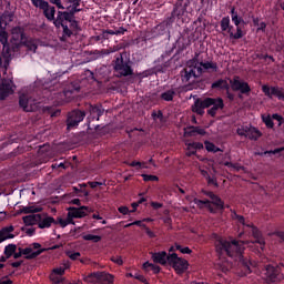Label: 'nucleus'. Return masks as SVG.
I'll list each match as a JSON object with an SVG mask.
<instances>
[{
	"label": "nucleus",
	"instance_id": "nucleus-1",
	"mask_svg": "<svg viewBox=\"0 0 284 284\" xmlns=\"http://www.w3.org/2000/svg\"><path fill=\"white\" fill-rule=\"evenodd\" d=\"M233 221L235 223H239V225H243L245 232H251L253 237L255 239L254 242H243V241H236V240H223L219 237L215 242V250L217 254H227L231 258H239L240 261H243V257H241V254H243V251L245 250L244 245H248V247H252L254 245L255 247H260V250H265V239L258 233V230L254 227V224L252 222L245 221V217L242 215L236 214V212H233L231 214Z\"/></svg>",
	"mask_w": 284,
	"mask_h": 284
},
{
	"label": "nucleus",
	"instance_id": "nucleus-2",
	"mask_svg": "<svg viewBox=\"0 0 284 284\" xmlns=\"http://www.w3.org/2000/svg\"><path fill=\"white\" fill-rule=\"evenodd\" d=\"M204 70H212L216 72V63L214 62H199L196 60H190L186 63L185 69L182 71V82L184 85L194 83L200 74H203Z\"/></svg>",
	"mask_w": 284,
	"mask_h": 284
},
{
	"label": "nucleus",
	"instance_id": "nucleus-3",
	"mask_svg": "<svg viewBox=\"0 0 284 284\" xmlns=\"http://www.w3.org/2000/svg\"><path fill=\"white\" fill-rule=\"evenodd\" d=\"M6 19H10V16L0 18V43H2V54L0 59L4 60V68L10 65V47L8 45V32L6 31Z\"/></svg>",
	"mask_w": 284,
	"mask_h": 284
},
{
	"label": "nucleus",
	"instance_id": "nucleus-4",
	"mask_svg": "<svg viewBox=\"0 0 284 284\" xmlns=\"http://www.w3.org/2000/svg\"><path fill=\"white\" fill-rule=\"evenodd\" d=\"M211 201H201L194 199V201L191 203V206L194 207V205H197V207H207L210 212H216V210H223V201L219 199V196L214 195V193L210 192L206 193Z\"/></svg>",
	"mask_w": 284,
	"mask_h": 284
},
{
	"label": "nucleus",
	"instance_id": "nucleus-5",
	"mask_svg": "<svg viewBox=\"0 0 284 284\" xmlns=\"http://www.w3.org/2000/svg\"><path fill=\"white\" fill-rule=\"evenodd\" d=\"M168 263L172 265L178 274H183V272H185V270H187L190 265L187 261L179 257V255H176L175 253H171L168 256Z\"/></svg>",
	"mask_w": 284,
	"mask_h": 284
},
{
	"label": "nucleus",
	"instance_id": "nucleus-6",
	"mask_svg": "<svg viewBox=\"0 0 284 284\" xmlns=\"http://www.w3.org/2000/svg\"><path fill=\"white\" fill-rule=\"evenodd\" d=\"M65 270H70V262L64 261L61 266L53 268L50 280L53 284H60L63 283V274H65Z\"/></svg>",
	"mask_w": 284,
	"mask_h": 284
},
{
	"label": "nucleus",
	"instance_id": "nucleus-7",
	"mask_svg": "<svg viewBox=\"0 0 284 284\" xmlns=\"http://www.w3.org/2000/svg\"><path fill=\"white\" fill-rule=\"evenodd\" d=\"M19 103L24 112H34V110H39V104H37L32 97L28 94L20 95Z\"/></svg>",
	"mask_w": 284,
	"mask_h": 284
},
{
	"label": "nucleus",
	"instance_id": "nucleus-8",
	"mask_svg": "<svg viewBox=\"0 0 284 284\" xmlns=\"http://www.w3.org/2000/svg\"><path fill=\"white\" fill-rule=\"evenodd\" d=\"M65 21H69V23H71V28H77V21H72V16L69 13V11H58L55 20L53 19L55 28L65 26Z\"/></svg>",
	"mask_w": 284,
	"mask_h": 284
},
{
	"label": "nucleus",
	"instance_id": "nucleus-9",
	"mask_svg": "<svg viewBox=\"0 0 284 284\" xmlns=\"http://www.w3.org/2000/svg\"><path fill=\"white\" fill-rule=\"evenodd\" d=\"M230 85L234 92H241V94H247V92L252 90L250 84L241 80L239 77H234L232 80H230Z\"/></svg>",
	"mask_w": 284,
	"mask_h": 284
},
{
	"label": "nucleus",
	"instance_id": "nucleus-10",
	"mask_svg": "<svg viewBox=\"0 0 284 284\" xmlns=\"http://www.w3.org/2000/svg\"><path fill=\"white\" fill-rule=\"evenodd\" d=\"M212 105V108L207 111L209 114L211 116H215L216 112H219V110H223V99L217 98V99H205L204 100V106L205 108H210Z\"/></svg>",
	"mask_w": 284,
	"mask_h": 284
},
{
	"label": "nucleus",
	"instance_id": "nucleus-11",
	"mask_svg": "<svg viewBox=\"0 0 284 284\" xmlns=\"http://www.w3.org/2000/svg\"><path fill=\"white\" fill-rule=\"evenodd\" d=\"M28 38L23 34V29L16 27L11 31V43L14 48H21Z\"/></svg>",
	"mask_w": 284,
	"mask_h": 284
},
{
	"label": "nucleus",
	"instance_id": "nucleus-12",
	"mask_svg": "<svg viewBox=\"0 0 284 284\" xmlns=\"http://www.w3.org/2000/svg\"><path fill=\"white\" fill-rule=\"evenodd\" d=\"M114 70L118 74H121V77H129V74H132V68H130V64L123 62V55L116 58Z\"/></svg>",
	"mask_w": 284,
	"mask_h": 284
},
{
	"label": "nucleus",
	"instance_id": "nucleus-13",
	"mask_svg": "<svg viewBox=\"0 0 284 284\" xmlns=\"http://www.w3.org/2000/svg\"><path fill=\"white\" fill-rule=\"evenodd\" d=\"M85 119V112L82 111H73L69 114L68 118V130H72V128H77Z\"/></svg>",
	"mask_w": 284,
	"mask_h": 284
},
{
	"label": "nucleus",
	"instance_id": "nucleus-14",
	"mask_svg": "<svg viewBox=\"0 0 284 284\" xmlns=\"http://www.w3.org/2000/svg\"><path fill=\"white\" fill-rule=\"evenodd\" d=\"M68 210V215L71 217V221H74V219H83V216H88V214L92 212L88 206L69 207Z\"/></svg>",
	"mask_w": 284,
	"mask_h": 284
},
{
	"label": "nucleus",
	"instance_id": "nucleus-15",
	"mask_svg": "<svg viewBox=\"0 0 284 284\" xmlns=\"http://www.w3.org/2000/svg\"><path fill=\"white\" fill-rule=\"evenodd\" d=\"M262 92H264L266 97H270V99H272V97H277L280 101H284V91L277 87L263 85Z\"/></svg>",
	"mask_w": 284,
	"mask_h": 284
},
{
	"label": "nucleus",
	"instance_id": "nucleus-16",
	"mask_svg": "<svg viewBox=\"0 0 284 284\" xmlns=\"http://www.w3.org/2000/svg\"><path fill=\"white\" fill-rule=\"evenodd\" d=\"M10 239H14V226L9 225L2 227L0 230V243H3V241H8Z\"/></svg>",
	"mask_w": 284,
	"mask_h": 284
},
{
	"label": "nucleus",
	"instance_id": "nucleus-17",
	"mask_svg": "<svg viewBox=\"0 0 284 284\" xmlns=\"http://www.w3.org/2000/svg\"><path fill=\"white\" fill-rule=\"evenodd\" d=\"M52 223H55L54 217L45 214H40V220L38 221V227H40V230H45V227H51Z\"/></svg>",
	"mask_w": 284,
	"mask_h": 284
},
{
	"label": "nucleus",
	"instance_id": "nucleus-18",
	"mask_svg": "<svg viewBox=\"0 0 284 284\" xmlns=\"http://www.w3.org/2000/svg\"><path fill=\"white\" fill-rule=\"evenodd\" d=\"M264 274L268 281V283H275L276 282V276H278V268L267 265Z\"/></svg>",
	"mask_w": 284,
	"mask_h": 284
},
{
	"label": "nucleus",
	"instance_id": "nucleus-19",
	"mask_svg": "<svg viewBox=\"0 0 284 284\" xmlns=\"http://www.w3.org/2000/svg\"><path fill=\"white\" fill-rule=\"evenodd\" d=\"M215 268L220 270V272H223V274H227V272L232 270V264H230L229 261H225V258L221 256L215 264Z\"/></svg>",
	"mask_w": 284,
	"mask_h": 284
},
{
	"label": "nucleus",
	"instance_id": "nucleus-20",
	"mask_svg": "<svg viewBox=\"0 0 284 284\" xmlns=\"http://www.w3.org/2000/svg\"><path fill=\"white\" fill-rule=\"evenodd\" d=\"M168 253L165 251L158 252V253H152V261L154 263H159L160 265H165L168 263Z\"/></svg>",
	"mask_w": 284,
	"mask_h": 284
},
{
	"label": "nucleus",
	"instance_id": "nucleus-21",
	"mask_svg": "<svg viewBox=\"0 0 284 284\" xmlns=\"http://www.w3.org/2000/svg\"><path fill=\"white\" fill-rule=\"evenodd\" d=\"M41 10H43V14L48 21H54V14L57 13V9H54V7L47 2V6L42 7Z\"/></svg>",
	"mask_w": 284,
	"mask_h": 284
},
{
	"label": "nucleus",
	"instance_id": "nucleus-22",
	"mask_svg": "<svg viewBox=\"0 0 284 284\" xmlns=\"http://www.w3.org/2000/svg\"><path fill=\"white\" fill-rule=\"evenodd\" d=\"M186 154L187 156H192V154L196 153V150H203V143L199 142H186Z\"/></svg>",
	"mask_w": 284,
	"mask_h": 284
},
{
	"label": "nucleus",
	"instance_id": "nucleus-23",
	"mask_svg": "<svg viewBox=\"0 0 284 284\" xmlns=\"http://www.w3.org/2000/svg\"><path fill=\"white\" fill-rule=\"evenodd\" d=\"M67 3H69L67 10H69L71 16L75 14V12H81V9H79L81 6V0H67Z\"/></svg>",
	"mask_w": 284,
	"mask_h": 284
},
{
	"label": "nucleus",
	"instance_id": "nucleus-24",
	"mask_svg": "<svg viewBox=\"0 0 284 284\" xmlns=\"http://www.w3.org/2000/svg\"><path fill=\"white\" fill-rule=\"evenodd\" d=\"M41 214H31L23 217V223L27 225H39Z\"/></svg>",
	"mask_w": 284,
	"mask_h": 284
},
{
	"label": "nucleus",
	"instance_id": "nucleus-25",
	"mask_svg": "<svg viewBox=\"0 0 284 284\" xmlns=\"http://www.w3.org/2000/svg\"><path fill=\"white\" fill-rule=\"evenodd\" d=\"M99 283L111 284L114 281V276L109 273L98 272Z\"/></svg>",
	"mask_w": 284,
	"mask_h": 284
},
{
	"label": "nucleus",
	"instance_id": "nucleus-26",
	"mask_svg": "<svg viewBox=\"0 0 284 284\" xmlns=\"http://www.w3.org/2000/svg\"><path fill=\"white\" fill-rule=\"evenodd\" d=\"M261 136H262V133L261 131H258V129L254 126H248V133L246 135L247 139H251L252 141H256L261 139Z\"/></svg>",
	"mask_w": 284,
	"mask_h": 284
},
{
	"label": "nucleus",
	"instance_id": "nucleus-27",
	"mask_svg": "<svg viewBox=\"0 0 284 284\" xmlns=\"http://www.w3.org/2000/svg\"><path fill=\"white\" fill-rule=\"evenodd\" d=\"M205 108H207V106H205V100H203V101L197 100V101H195L194 105L192 106V110L196 114H203Z\"/></svg>",
	"mask_w": 284,
	"mask_h": 284
},
{
	"label": "nucleus",
	"instance_id": "nucleus-28",
	"mask_svg": "<svg viewBox=\"0 0 284 284\" xmlns=\"http://www.w3.org/2000/svg\"><path fill=\"white\" fill-rule=\"evenodd\" d=\"M194 134H205V130L201 128H189L184 131V136H194Z\"/></svg>",
	"mask_w": 284,
	"mask_h": 284
},
{
	"label": "nucleus",
	"instance_id": "nucleus-29",
	"mask_svg": "<svg viewBox=\"0 0 284 284\" xmlns=\"http://www.w3.org/2000/svg\"><path fill=\"white\" fill-rule=\"evenodd\" d=\"M21 254L26 256L27 258H34L36 256H39L41 252L32 250V247H27L21 250Z\"/></svg>",
	"mask_w": 284,
	"mask_h": 284
},
{
	"label": "nucleus",
	"instance_id": "nucleus-30",
	"mask_svg": "<svg viewBox=\"0 0 284 284\" xmlns=\"http://www.w3.org/2000/svg\"><path fill=\"white\" fill-rule=\"evenodd\" d=\"M89 111L92 119H97V121H99V116L103 114V110L101 109V106H90Z\"/></svg>",
	"mask_w": 284,
	"mask_h": 284
},
{
	"label": "nucleus",
	"instance_id": "nucleus-31",
	"mask_svg": "<svg viewBox=\"0 0 284 284\" xmlns=\"http://www.w3.org/2000/svg\"><path fill=\"white\" fill-rule=\"evenodd\" d=\"M143 268L146 270V272H153L154 274H159V272H161V267H159L158 265L155 264H152L150 262H145L143 264Z\"/></svg>",
	"mask_w": 284,
	"mask_h": 284
},
{
	"label": "nucleus",
	"instance_id": "nucleus-32",
	"mask_svg": "<svg viewBox=\"0 0 284 284\" xmlns=\"http://www.w3.org/2000/svg\"><path fill=\"white\" fill-rule=\"evenodd\" d=\"M221 30L223 32H232V28L230 27V17H225L221 20Z\"/></svg>",
	"mask_w": 284,
	"mask_h": 284
},
{
	"label": "nucleus",
	"instance_id": "nucleus-33",
	"mask_svg": "<svg viewBox=\"0 0 284 284\" xmlns=\"http://www.w3.org/2000/svg\"><path fill=\"white\" fill-rule=\"evenodd\" d=\"M55 224L58 223L61 227H68V225L74 223V221L71 220L70 215H67V219L59 217Z\"/></svg>",
	"mask_w": 284,
	"mask_h": 284
},
{
	"label": "nucleus",
	"instance_id": "nucleus-34",
	"mask_svg": "<svg viewBox=\"0 0 284 284\" xmlns=\"http://www.w3.org/2000/svg\"><path fill=\"white\" fill-rule=\"evenodd\" d=\"M231 19H232L234 26H236V28H239V26H241V23L243 21V18L239 17V13L235 12L234 8L231 10Z\"/></svg>",
	"mask_w": 284,
	"mask_h": 284
},
{
	"label": "nucleus",
	"instance_id": "nucleus-35",
	"mask_svg": "<svg viewBox=\"0 0 284 284\" xmlns=\"http://www.w3.org/2000/svg\"><path fill=\"white\" fill-rule=\"evenodd\" d=\"M84 281L85 283H92V284L99 283V272L91 273L90 275L85 276Z\"/></svg>",
	"mask_w": 284,
	"mask_h": 284
},
{
	"label": "nucleus",
	"instance_id": "nucleus-36",
	"mask_svg": "<svg viewBox=\"0 0 284 284\" xmlns=\"http://www.w3.org/2000/svg\"><path fill=\"white\" fill-rule=\"evenodd\" d=\"M14 252H17V246L14 244H9L4 247V255L7 258H10Z\"/></svg>",
	"mask_w": 284,
	"mask_h": 284
},
{
	"label": "nucleus",
	"instance_id": "nucleus-37",
	"mask_svg": "<svg viewBox=\"0 0 284 284\" xmlns=\"http://www.w3.org/2000/svg\"><path fill=\"white\" fill-rule=\"evenodd\" d=\"M82 239L83 241H92V243H99V241H101V235L84 234Z\"/></svg>",
	"mask_w": 284,
	"mask_h": 284
},
{
	"label": "nucleus",
	"instance_id": "nucleus-38",
	"mask_svg": "<svg viewBox=\"0 0 284 284\" xmlns=\"http://www.w3.org/2000/svg\"><path fill=\"white\" fill-rule=\"evenodd\" d=\"M175 250L181 251L182 254H192V250L190 247H182L181 245L176 244L170 248V252H175Z\"/></svg>",
	"mask_w": 284,
	"mask_h": 284
},
{
	"label": "nucleus",
	"instance_id": "nucleus-39",
	"mask_svg": "<svg viewBox=\"0 0 284 284\" xmlns=\"http://www.w3.org/2000/svg\"><path fill=\"white\" fill-rule=\"evenodd\" d=\"M224 165L229 168L230 172H240V170H243V166L233 164L232 162H225Z\"/></svg>",
	"mask_w": 284,
	"mask_h": 284
},
{
	"label": "nucleus",
	"instance_id": "nucleus-40",
	"mask_svg": "<svg viewBox=\"0 0 284 284\" xmlns=\"http://www.w3.org/2000/svg\"><path fill=\"white\" fill-rule=\"evenodd\" d=\"M22 45H26V48H28V50H30L31 52H37V42H34V40H26V43H23Z\"/></svg>",
	"mask_w": 284,
	"mask_h": 284
},
{
	"label": "nucleus",
	"instance_id": "nucleus-41",
	"mask_svg": "<svg viewBox=\"0 0 284 284\" xmlns=\"http://www.w3.org/2000/svg\"><path fill=\"white\" fill-rule=\"evenodd\" d=\"M31 3L34 8H39L40 10L48 6V1L45 0H31Z\"/></svg>",
	"mask_w": 284,
	"mask_h": 284
},
{
	"label": "nucleus",
	"instance_id": "nucleus-42",
	"mask_svg": "<svg viewBox=\"0 0 284 284\" xmlns=\"http://www.w3.org/2000/svg\"><path fill=\"white\" fill-rule=\"evenodd\" d=\"M24 214H32V213H37V212H41V207L39 206H26L23 209Z\"/></svg>",
	"mask_w": 284,
	"mask_h": 284
},
{
	"label": "nucleus",
	"instance_id": "nucleus-43",
	"mask_svg": "<svg viewBox=\"0 0 284 284\" xmlns=\"http://www.w3.org/2000/svg\"><path fill=\"white\" fill-rule=\"evenodd\" d=\"M262 120L266 128H274V122H272V118L270 115H262Z\"/></svg>",
	"mask_w": 284,
	"mask_h": 284
},
{
	"label": "nucleus",
	"instance_id": "nucleus-44",
	"mask_svg": "<svg viewBox=\"0 0 284 284\" xmlns=\"http://www.w3.org/2000/svg\"><path fill=\"white\" fill-rule=\"evenodd\" d=\"M162 99L164 101H172V99H174V92L172 90H170V91L162 93Z\"/></svg>",
	"mask_w": 284,
	"mask_h": 284
},
{
	"label": "nucleus",
	"instance_id": "nucleus-45",
	"mask_svg": "<svg viewBox=\"0 0 284 284\" xmlns=\"http://www.w3.org/2000/svg\"><path fill=\"white\" fill-rule=\"evenodd\" d=\"M205 148L207 152H219L221 150L216 145H214L212 142H205Z\"/></svg>",
	"mask_w": 284,
	"mask_h": 284
},
{
	"label": "nucleus",
	"instance_id": "nucleus-46",
	"mask_svg": "<svg viewBox=\"0 0 284 284\" xmlns=\"http://www.w3.org/2000/svg\"><path fill=\"white\" fill-rule=\"evenodd\" d=\"M230 37L232 38V39H242V37H243V30H241L239 27L236 28V32L234 33V32H230Z\"/></svg>",
	"mask_w": 284,
	"mask_h": 284
},
{
	"label": "nucleus",
	"instance_id": "nucleus-47",
	"mask_svg": "<svg viewBox=\"0 0 284 284\" xmlns=\"http://www.w3.org/2000/svg\"><path fill=\"white\" fill-rule=\"evenodd\" d=\"M248 130H250V126H240L237 129V134L240 136H246L247 138Z\"/></svg>",
	"mask_w": 284,
	"mask_h": 284
},
{
	"label": "nucleus",
	"instance_id": "nucleus-48",
	"mask_svg": "<svg viewBox=\"0 0 284 284\" xmlns=\"http://www.w3.org/2000/svg\"><path fill=\"white\" fill-rule=\"evenodd\" d=\"M3 17H10V19L4 18L6 28H8V24L12 21V19L14 18V16H13L12 13L6 12L4 14L1 16L0 19H3Z\"/></svg>",
	"mask_w": 284,
	"mask_h": 284
},
{
	"label": "nucleus",
	"instance_id": "nucleus-49",
	"mask_svg": "<svg viewBox=\"0 0 284 284\" xmlns=\"http://www.w3.org/2000/svg\"><path fill=\"white\" fill-rule=\"evenodd\" d=\"M212 88H227V82L224 80H220L212 84Z\"/></svg>",
	"mask_w": 284,
	"mask_h": 284
},
{
	"label": "nucleus",
	"instance_id": "nucleus-50",
	"mask_svg": "<svg viewBox=\"0 0 284 284\" xmlns=\"http://www.w3.org/2000/svg\"><path fill=\"white\" fill-rule=\"evenodd\" d=\"M50 3L55 6L59 10H65V7L61 2V0H50Z\"/></svg>",
	"mask_w": 284,
	"mask_h": 284
},
{
	"label": "nucleus",
	"instance_id": "nucleus-51",
	"mask_svg": "<svg viewBox=\"0 0 284 284\" xmlns=\"http://www.w3.org/2000/svg\"><path fill=\"white\" fill-rule=\"evenodd\" d=\"M243 273H241V276H247L250 274V265L245 262H242Z\"/></svg>",
	"mask_w": 284,
	"mask_h": 284
},
{
	"label": "nucleus",
	"instance_id": "nucleus-52",
	"mask_svg": "<svg viewBox=\"0 0 284 284\" xmlns=\"http://www.w3.org/2000/svg\"><path fill=\"white\" fill-rule=\"evenodd\" d=\"M143 181H159V176L156 175H148V174H142Z\"/></svg>",
	"mask_w": 284,
	"mask_h": 284
},
{
	"label": "nucleus",
	"instance_id": "nucleus-53",
	"mask_svg": "<svg viewBox=\"0 0 284 284\" xmlns=\"http://www.w3.org/2000/svg\"><path fill=\"white\" fill-rule=\"evenodd\" d=\"M112 263H115L116 265H122L123 264V257L116 255L111 257Z\"/></svg>",
	"mask_w": 284,
	"mask_h": 284
},
{
	"label": "nucleus",
	"instance_id": "nucleus-54",
	"mask_svg": "<svg viewBox=\"0 0 284 284\" xmlns=\"http://www.w3.org/2000/svg\"><path fill=\"white\" fill-rule=\"evenodd\" d=\"M61 28H63L64 37H72V31L68 28L67 24H63Z\"/></svg>",
	"mask_w": 284,
	"mask_h": 284
},
{
	"label": "nucleus",
	"instance_id": "nucleus-55",
	"mask_svg": "<svg viewBox=\"0 0 284 284\" xmlns=\"http://www.w3.org/2000/svg\"><path fill=\"white\" fill-rule=\"evenodd\" d=\"M68 256H69V258H71V261H77V258H79V256H81V253H79V252H75V253L69 252Z\"/></svg>",
	"mask_w": 284,
	"mask_h": 284
},
{
	"label": "nucleus",
	"instance_id": "nucleus-56",
	"mask_svg": "<svg viewBox=\"0 0 284 284\" xmlns=\"http://www.w3.org/2000/svg\"><path fill=\"white\" fill-rule=\"evenodd\" d=\"M125 32V30L120 29V30H106L105 33L106 34H123Z\"/></svg>",
	"mask_w": 284,
	"mask_h": 284
},
{
	"label": "nucleus",
	"instance_id": "nucleus-57",
	"mask_svg": "<svg viewBox=\"0 0 284 284\" xmlns=\"http://www.w3.org/2000/svg\"><path fill=\"white\" fill-rule=\"evenodd\" d=\"M118 211L120 212V214H130V209H128V206H120Z\"/></svg>",
	"mask_w": 284,
	"mask_h": 284
},
{
	"label": "nucleus",
	"instance_id": "nucleus-58",
	"mask_svg": "<svg viewBox=\"0 0 284 284\" xmlns=\"http://www.w3.org/2000/svg\"><path fill=\"white\" fill-rule=\"evenodd\" d=\"M136 170H146L148 164L145 162H139V164H136Z\"/></svg>",
	"mask_w": 284,
	"mask_h": 284
},
{
	"label": "nucleus",
	"instance_id": "nucleus-59",
	"mask_svg": "<svg viewBox=\"0 0 284 284\" xmlns=\"http://www.w3.org/2000/svg\"><path fill=\"white\" fill-rule=\"evenodd\" d=\"M151 205L154 207V210H159V209L163 207V204L158 203V202H152Z\"/></svg>",
	"mask_w": 284,
	"mask_h": 284
},
{
	"label": "nucleus",
	"instance_id": "nucleus-60",
	"mask_svg": "<svg viewBox=\"0 0 284 284\" xmlns=\"http://www.w3.org/2000/svg\"><path fill=\"white\" fill-rule=\"evenodd\" d=\"M273 119H274L275 121H278V122H280V125H281V123H283V118H282L281 115H278V114H273Z\"/></svg>",
	"mask_w": 284,
	"mask_h": 284
},
{
	"label": "nucleus",
	"instance_id": "nucleus-61",
	"mask_svg": "<svg viewBox=\"0 0 284 284\" xmlns=\"http://www.w3.org/2000/svg\"><path fill=\"white\" fill-rule=\"evenodd\" d=\"M26 234H28V236H32V234H34V229L33 227L27 229Z\"/></svg>",
	"mask_w": 284,
	"mask_h": 284
},
{
	"label": "nucleus",
	"instance_id": "nucleus-62",
	"mask_svg": "<svg viewBox=\"0 0 284 284\" xmlns=\"http://www.w3.org/2000/svg\"><path fill=\"white\" fill-rule=\"evenodd\" d=\"M284 146L280 149H275L274 151H270L268 154H278V152H283Z\"/></svg>",
	"mask_w": 284,
	"mask_h": 284
},
{
	"label": "nucleus",
	"instance_id": "nucleus-63",
	"mask_svg": "<svg viewBox=\"0 0 284 284\" xmlns=\"http://www.w3.org/2000/svg\"><path fill=\"white\" fill-rule=\"evenodd\" d=\"M146 230V234L148 236H150V239H154V232L150 231V229L145 227Z\"/></svg>",
	"mask_w": 284,
	"mask_h": 284
},
{
	"label": "nucleus",
	"instance_id": "nucleus-64",
	"mask_svg": "<svg viewBox=\"0 0 284 284\" xmlns=\"http://www.w3.org/2000/svg\"><path fill=\"white\" fill-rule=\"evenodd\" d=\"M265 28H266L265 22H261V23L258 24V27H257V30H265Z\"/></svg>",
	"mask_w": 284,
	"mask_h": 284
}]
</instances>
